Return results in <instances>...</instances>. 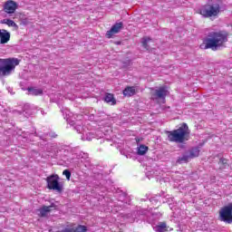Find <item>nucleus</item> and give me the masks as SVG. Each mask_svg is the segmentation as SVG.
<instances>
[{
    "mask_svg": "<svg viewBox=\"0 0 232 232\" xmlns=\"http://www.w3.org/2000/svg\"><path fill=\"white\" fill-rule=\"evenodd\" d=\"M49 151L53 159H60L68 166H73L74 168L81 166L88 159V154L84 152L74 154L71 147L66 145H53Z\"/></svg>",
    "mask_w": 232,
    "mask_h": 232,
    "instance_id": "1",
    "label": "nucleus"
},
{
    "mask_svg": "<svg viewBox=\"0 0 232 232\" xmlns=\"http://www.w3.org/2000/svg\"><path fill=\"white\" fill-rule=\"evenodd\" d=\"M62 113L67 123L71 126H74V130H76L78 133L82 134V140L90 141L92 139H95V134L92 132H87L86 130L81 126V120L83 119L82 115L73 114V112L70 111L66 107L62 109Z\"/></svg>",
    "mask_w": 232,
    "mask_h": 232,
    "instance_id": "2",
    "label": "nucleus"
},
{
    "mask_svg": "<svg viewBox=\"0 0 232 232\" xmlns=\"http://www.w3.org/2000/svg\"><path fill=\"white\" fill-rule=\"evenodd\" d=\"M162 217L160 212L151 213L146 209L138 208L133 214L127 215L126 218L128 222H139V220H144L149 224H153L156 220H159Z\"/></svg>",
    "mask_w": 232,
    "mask_h": 232,
    "instance_id": "3",
    "label": "nucleus"
},
{
    "mask_svg": "<svg viewBox=\"0 0 232 232\" xmlns=\"http://www.w3.org/2000/svg\"><path fill=\"white\" fill-rule=\"evenodd\" d=\"M227 32L219 31V32H212L209 34L207 40H205V48L211 49L214 51L218 50L224 46V43H227Z\"/></svg>",
    "mask_w": 232,
    "mask_h": 232,
    "instance_id": "4",
    "label": "nucleus"
},
{
    "mask_svg": "<svg viewBox=\"0 0 232 232\" xmlns=\"http://www.w3.org/2000/svg\"><path fill=\"white\" fill-rule=\"evenodd\" d=\"M167 133L170 142L182 144L189 137V127H188V124L183 123L179 129L168 131Z\"/></svg>",
    "mask_w": 232,
    "mask_h": 232,
    "instance_id": "5",
    "label": "nucleus"
},
{
    "mask_svg": "<svg viewBox=\"0 0 232 232\" xmlns=\"http://www.w3.org/2000/svg\"><path fill=\"white\" fill-rule=\"evenodd\" d=\"M200 15L203 17H217L220 14V1H209L199 10Z\"/></svg>",
    "mask_w": 232,
    "mask_h": 232,
    "instance_id": "6",
    "label": "nucleus"
},
{
    "mask_svg": "<svg viewBox=\"0 0 232 232\" xmlns=\"http://www.w3.org/2000/svg\"><path fill=\"white\" fill-rule=\"evenodd\" d=\"M15 66H19L17 58L0 59V78L10 75L15 70Z\"/></svg>",
    "mask_w": 232,
    "mask_h": 232,
    "instance_id": "7",
    "label": "nucleus"
},
{
    "mask_svg": "<svg viewBox=\"0 0 232 232\" xmlns=\"http://www.w3.org/2000/svg\"><path fill=\"white\" fill-rule=\"evenodd\" d=\"M47 182V188L52 189L53 191H57V193L63 192V185L61 182H59L60 178L57 174H53L51 176H48L45 179Z\"/></svg>",
    "mask_w": 232,
    "mask_h": 232,
    "instance_id": "8",
    "label": "nucleus"
},
{
    "mask_svg": "<svg viewBox=\"0 0 232 232\" xmlns=\"http://www.w3.org/2000/svg\"><path fill=\"white\" fill-rule=\"evenodd\" d=\"M219 218L221 222L232 224V203L223 207L219 211Z\"/></svg>",
    "mask_w": 232,
    "mask_h": 232,
    "instance_id": "9",
    "label": "nucleus"
},
{
    "mask_svg": "<svg viewBox=\"0 0 232 232\" xmlns=\"http://www.w3.org/2000/svg\"><path fill=\"white\" fill-rule=\"evenodd\" d=\"M200 155V149L198 147H194L188 152L182 155V157L178 159L179 164H184L189 160V159H195Z\"/></svg>",
    "mask_w": 232,
    "mask_h": 232,
    "instance_id": "10",
    "label": "nucleus"
},
{
    "mask_svg": "<svg viewBox=\"0 0 232 232\" xmlns=\"http://www.w3.org/2000/svg\"><path fill=\"white\" fill-rule=\"evenodd\" d=\"M151 99L153 101H159V99H166V95H168V88L166 86L160 87L158 89H152L151 92Z\"/></svg>",
    "mask_w": 232,
    "mask_h": 232,
    "instance_id": "11",
    "label": "nucleus"
},
{
    "mask_svg": "<svg viewBox=\"0 0 232 232\" xmlns=\"http://www.w3.org/2000/svg\"><path fill=\"white\" fill-rule=\"evenodd\" d=\"M150 201L151 202V204H157V202H163V203H166L169 204L170 209L172 211H175V207L172 206V203L173 202V198H169V196H166V198L164 197H156V198H151L150 199Z\"/></svg>",
    "mask_w": 232,
    "mask_h": 232,
    "instance_id": "12",
    "label": "nucleus"
},
{
    "mask_svg": "<svg viewBox=\"0 0 232 232\" xmlns=\"http://www.w3.org/2000/svg\"><path fill=\"white\" fill-rule=\"evenodd\" d=\"M16 10H17V3H15L14 1L9 0L5 3L4 12H5V14H15Z\"/></svg>",
    "mask_w": 232,
    "mask_h": 232,
    "instance_id": "13",
    "label": "nucleus"
},
{
    "mask_svg": "<svg viewBox=\"0 0 232 232\" xmlns=\"http://www.w3.org/2000/svg\"><path fill=\"white\" fill-rule=\"evenodd\" d=\"M121 29H122V23L121 22L116 23L114 25H112L111 30L106 33V37H108V39H111V37H113L115 34H119Z\"/></svg>",
    "mask_w": 232,
    "mask_h": 232,
    "instance_id": "14",
    "label": "nucleus"
},
{
    "mask_svg": "<svg viewBox=\"0 0 232 232\" xmlns=\"http://www.w3.org/2000/svg\"><path fill=\"white\" fill-rule=\"evenodd\" d=\"M10 32L6 29H0V44H6L10 41Z\"/></svg>",
    "mask_w": 232,
    "mask_h": 232,
    "instance_id": "15",
    "label": "nucleus"
},
{
    "mask_svg": "<svg viewBox=\"0 0 232 232\" xmlns=\"http://www.w3.org/2000/svg\"><path fill=\"white\" fill-rule=\"evenodd\" d=\"M135 93H137V89L134 86H129L123 90L124 97H133Z\"/></svg>",
    "mask_w": 232,
    "mask_h": 232,
    "instance_id": "16",
    "label": "nucleus"
},
{
    "mask_svg": "<svg viewBox=\"0 0 232 232\" xmlns=\"http://www.w3.org/2000/svg\"><path fill=\"white\" fill-rule=\"evenodd\" d=\"M52 209V206L46 207L44 206L41 208H39L36 213L39 217H46V215H48V213H50Z\"/></svg>",
    "mask_w": 232,
    "mask_h": 232,
    "instance_id": "17",
    "label": "nucleus"
},
{
    "mask_svg": "<svg viewBox=\"0 0 232 232\" xmlns=\"http://www.w3.org/2000/svg\"><path fill=\"white\" fill-rule=\"evenodd\" d=\"M155 232H166L168 231V226L164 222L159 223L156 227H153Z\"/></svg>",
    "mask_w": 232,
    "mask_h": 232,
    "instance_id": "18",
    "label": "nucleus"
},
{
    "mask_svg": "<svg viewBox=\"0 0 232 232\" xmlns=\"http://www.w3.org/2000/svg\"><path fill=\"white\" fill-rule=\"evenodd\" d=\"M0 23H1V24H6L10 28H17V24H15V22H14L13 20H10L8 18H5V19L1 20Z\"/></svg>",
    "mask_w": 232,
    "mask_h": 232,
    "instance_id": "19",
    "label": "nucleus"
},
{
    "mask_svg": "<svg viewBox=\"0 0 232 232\" xmlns=\"http://www.w3.org/2000/svg\"><path fill=\"white\" fill-rule=\"evenodd\" d=\"M104 101L105 102H107L108 104H111V106H113L116 104V101H115V98L113 97V94L111 93H107L105 95V98H104Z\"/></svg>",
    "mask_w": 232,
    "mask_h": 232,
    "instance_id": "20",
    "label": "nucleus"
},
{
    "mask_svg": "<svg viewBox=\"0 0 232 232\" xmlns=\"http://www.w3.org/2000/svg\"><path fill=\"white\" fill-rule=\"evenodd\" d=\"M150 43H153V40L150 37H143L141 40L142 46L145 50H150Z\"/></svg>",
    "mask_w": 232,
    "mask_h": 232,
    "instance_id": "21",
    "label": "nucleus"
},
{
    "mask_svg": "<svg viewBox=\"0 0 232 232\" xmlns=\"http://www.w3.org/2000/svg\"><path fill=\"white\" fill-rule=\"evenodd\" d=\"M29 95H43V89L39 88H29L28 89Z\"/></svg>",
    "mask_w": 232,
    "mask_h": 232,
    "instance_id": "22",
    "label": "nucleus"
},
{
    "mask_svg": "<svg viewBox=\"0 0 232 232\" xmlns=\"http://www.w3.org/2000/svg\"><path fill=\"white\" fill-rule=\"evenodd\" d=\"M147 152H148V146L140 145V147H138V155H146Z\"/></svg>",
    "mask_w": 232,
    "mask_h": 232,
    "instance_id": "23",
    "label": "nucleus"
},
{
    "mask_svg": "<svg viewBox=\"0 0 232 232\" xmlns=\"http://www.w3.org/2000/svg\"><path fill=\"white\" fill-rule=\"evenodd\" d=\"M86 231H88V228L86 227V226H82V225L78 226V227L73 230V232H86Z\"/></svg>",
    "mask_w": 232,
    "mask_h": 232,
    "instance_id": "24",
    "label": "nucleus"
},
{
    "mask_svg": "<svg viewBox=\"0 0 232 232\" xmlns=\"http://www.w3.org/2000/svg\"><path fill=\"white\" fill-rule=\"evenodd\" d=\"M63 175L66 177L67 180H70V178L72 177V172H70V170L68 169H65L63 170Z\"/></svg>",
    "mask_w": 232,
    "mask_h": 232,
    "instance_id": "25",
    "label": "nucleus"
},
{
    "mask_svg": "<svg viewBox=\"0 0 232 232\" xmlns=\"http://www.w3.org/2000/svg\"><path fill=\"white\" fill-rule=\"evenodd\" d=\"M219 164H222L223 167L221 168H226V166H227V160L222 158L219 160Z\"/></svg>",
    "mask_w": 232,
    "mask_h": 232,
    "instance_id": "26",
    "label": "nucleus"
},
{
    "mask_svg": "<svg viewBox=\"0 0 232 232\" xmlns=\"http://www.w3.org/2000/svg\"><path fill=\"white\" fill-rule=\"evenodd\" d=\"M121 209H122V207H121V206L120 207L118 205L113 206V210L114 211H121Z\"/></svg>",
    "mask_w": 232,
    "mask_h": 232,
    "instance_id": "27",
    "label": "nucleus"
},
{
    "mask_svg": "<svg viewBox=\"0 0 232 232\" xmlns=\"http://www.w3.org/2000/svg\"><path fill=\"white\" fill-rule=\"evenodd\" d=\"M47 135H49V137H51L52 139H55V137H57V134H55V132H49Z\"/></svg>",
    "mask_w": 232,
    "mask_h": 232,
    "instance_id": "28",
    "label": "nucleus"
},
{
    "mask_svg": "<svg viewBox=\"0 0 232 232\" xmlns=\"http://www.w3.org/2000/svg\"><path fill=\"white\" fill-rule=\"evenodd\" d=\"M122 202H120V204H117L116 206H118L119 208H122Z\"/></svg>",
    "mask_w": 232,
    "mask_h": 232,
    "instance_id": "29",
    "label": "nucleus"
},
{
    "mask_svg": "<svg viewBox=\"0 0 232 232\" xmlns=\"http://www.w3.org/2000/svg\"><path fill=\"white\" fill-rule=\"evenodd\" d=\"M109 208H113V205L111 203H109Z\"/></svg>",
    "mask_w": 232,
    "mask_h": 232,
    "instance_id": "30",
    "label": "nucleus"
},
{
    "mask_svg": "<svg viewBox=\"0 0 232 232\" xmlns=\"http://www.w3.org/2000/svg\"><path fill=\"white\" fill-rule=\"evenodd\" d=\"M69 99H73V98H69Z\"/></svg>",
    "mask_w": 232,
    "mask_h": 232,
    "instance_id": "31",
    "label": "nucleus"
}]
</instances>
